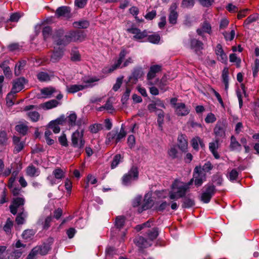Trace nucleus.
<instances>
[{
    "mask_svg": "<svg viewBox=\"0 0 259 259\" xmlns=\"http://www.w3.org/2000/svg\"><path fill=\"white\" fill-rule=\"evenodd\" d=\"M126 134L123 125H122L119 132L118 129H114L107 134L105 144L106 145L116 144L124 138Z\"/></svg>",
    "mask_w": 259,
    "mask_h": 259,
    "instance_id": "f257e3e1",
    "label": "nucleus"
},
{
    "mask_svg": "<svg viewBox=\"0 0 259 259\" xmlns=\"http://www.w3.org/2000/svg\"><path fill=\"white\" fill-rule=\"evenodd\" d=\"M172 191L169 193V197L170 199H178L180 198L184 197L186 192L188 191L182 183L178 180H175L171 185Z\"/></svg>",
    "mask_w": 259,
    "mask_h": 259,
    "instance_id": "f03ea898",
    "label": "nucleus"
},
{
    "mask_svg": "<svg viewBox=\"0 0 259 259\" xmlns=\"http://www.w3.org/2000/svg\"><path fill=\"white\" fill-rule=\"evenodd\" d=\"M84 130L79 128L73 132L71 135V146L78 150L83 149L85 145V140L83 138Z\"/></svg>",
    "mask_w": 259,
    "mask_h": 259,
    "instance_id": "7ed1b4c3",
    "label": "nucleus"
},
{
    "mask_svg": "<svg viewBox=\"0 0 259 259\" xmlns=\"http://www.w3.org/2000/svg\"><path fill=\"white\" fill-rule=\"evenodd\" d=\"M200 200L203 203H208L217 192L215 186L212 184H208L204 187Z\"/></svg>",
    "mask_w": 259,
    "mask_h": 259,
    "instance_id": "20e7f679",
    "label": "nucleus"
},
{
    "mask_svg": "<svg viewBox=\"0 0 259 259\" xmlns=\"http://www.w3.org/2000/svg\"><path fill=\"white\" fill-rule=\"evenodd\" d=\"M63 33V31L60 30L52 36V38L55 42V45L60 48H62L72 41L71 35L64 36Z\"/></svg>",
    "mask_w": 259,
    "mask_h": 259,
    "instance_id": "39448f33",
    "label": "nucleus"
},
{
    "mask_svg": "<svg viewBox=\"0 0 259 259\" xmlns=\"http://www.w3.org/2000/svg\"><path fill=\"white\" fill-rule=\"evenodd\" d=\"M227 125V121L226 119H222L218 120L213 129L215 136L218 138H224L226 136Z\"/></svg>",
    "mask_w": 259,
    "mask_h": 259,
    "instance_id": "423d86ee",
    "label": "nucleus"
},
{
    "mask_svg": "<svg viewBox=\"0 0 259 259\" xmlns=\"http://www.w3.org/2000/svg\"><path fill=\"white\" fill-rule=\"evenodd\" d=\"M13 250L9 259H17L21 256L26 249V245L21 242L20 240L12 245Z\"/></svg>",
    "mask_w": 259,
    "mask_h": 259,
    "instance_id": "0eeeda50",
    "label": "nucleus"
},
{
    "mask_svg": "<svg viewBox=\"0 0 259 259\" xmlns=\"http://www.w3.org/2000/svg\"><path fill=\"white\" fill-rule=\"evenodd\" d=\"M138 178V171L136 167H132L130 170L125 174L122 179V184L125 186L130 185Z\"/></svg>",
    "mask_w": 259,
    "mask_h": 259,
    "instance_id": "6e6552de",
    "label": "nucleus"
},
{
    "mask_svg": "<svg viewBox=\"0 0 259 259\" xmlns=\"http://www.w3.org/2000/svg\"><path fill=\"white\" fill-rule=\"evenodd\" d=\"M66 171L59 167L55 168L52 172V175L49 176L47 180L53 185L57 183V181H61L65 177Z\"/></svg>",
    "mask_w": 259,
    "mask_h": 259,
    "instance_id": "1a4fd4ad",
    "label": "nucleus"
},
{
    "mask_svg": "<svg viewBox=\"0 0 259 259\" xmlns=\"http://www.w3.org/2000/svg\"><path fill=\"white\" fill-rule=\"evenodd\" d=\"M193 178L194 180V184L197 187L201 186L203 182L205 181V174L203 172L200 166H197L195 167Z\"/></svg>",
    "mask_w": 259,
    "mask_h": 259,
    "instance_id": "9d476101",
    "label": "nucleus"
},
{
    "mask_svg": "<svg viewBox=\"0 0 259 259\" xmlns=\"http://www.w3.org/2000/svg\"><path fill=\"white\" fill-rule=\"evenodd\" d=\"M51 249V245L49 244H44L40 246H36L33 248L28 256V259H31L37 254L41 255L46 254Z\"/></svg>",
    "mask_w": 259,
    "mask_h": 259,
    "instance_id": "9b49d317",
    "label": "nucleus"
},
{
    "mask_svg": "<svg viewBox=\"0 0 259 259\" xmlns=\"http://www.w3.org/2000/svg\"><path fill=\"white\" fill-rule=\"evenodd\" d=\"M158 234V229L157 227H154L147 230V247H150L155 244Z\"/></svg>",
    "mask_w": 259,
    "mask_h": 259,
    "instance_id": "f8f14e48",
    "label": "nucleus"
},
{
    "mask_svg": "<svg viewBox=\"0 0 259 259\" xmlns=\"http://www.w3.org/2000/svg\"><path fill=\"white\" fill-rule=\"evenodd\" d=\"M203 43L195 38H192L190 39V47L191 49L193 50L195 53L199 54L201 51L203 49Z\"/></svg>",
    "mask_w": 259,
    "mask_h": 259,
    "instance_id": "ddd939ff",
    "label": "nucleus"
},
{
    "mask_svg": "<svg viewBox=\"0 0 259 259\" xmlns=\"http://www.w3.org/2000/svg\"><path fill=\"white\" fill-rule=\"evenodd\" d=\"M175 109L176 114L178 116H185L190 113V109L184 103H179Z\"/></svg>",
    "mask_w": 259,
    "mask_h": 259,
    "instance_id": "4468645a",
    "label": "nucleus"
},
{
    "mask_svg": "<svg viewBox=\"0 0 259 259\" xmlns=\"http://www.w3.org/2000/svg\"><path fill=\"white\" fill-rule=\"evenodd\" d=\"M70 9L67 6L59 7L56 11L55 15L57 17H63L68 19L71 16Z\"/></svg>",
    "mask_w": 259,
    "mask_h": 259,
    "instance_id": "2eb2a0df",
    "label": "nucleus"
},
{
    "mask_svg": "<svg viewBox=\"0 0 259 259\" xmlns=\"http://www.w3.org/2000/svg\"><path fill=\"white\" fill-rule=\"evenodd\" d=\"M177 4L176 3H174L171 4L169 8L168 21L170 24H175L177 23L178 14L176 10L177 9Z\"/></svg>",
    "mask_w": 259,
    "mask_h": 259,
    "instance_id": "dca6fc26",
    "label": "nucleus"
},
{
    "mask_svg": "<svg viewBox=\"0 0 259 259\" xmlns=\"http://www.w3.org/2000/svg\"><path fill=\"white\" fill-rule=\"evenodd\" d=\"M26 80L23 77L19 78L14 80L11 92L14 94L18 93L23 89Z\"/></svg>",
    "mask_w": 259,
    "mask_h": 259,
    "instance_id": "f3484780",
    "label": "nucleus"
},
{
    "mask_svg": "<svg viewBox=\"0 0 259 259\" xmlns=\"http://www.w3.org/2000/svg\"><path fill=\"white\" fill-rule=\"evenodd\" d=\"M215 53L219 61L222 63H226L227 61V56L224 52L222 45L218 44L215 48Z\"/></svg>",
    "mask_w": 259,
    "mask_h": 259,
    "instance_id": "a211bd4d",
    "label": "nucleus"
},
{
    "mask_svg": "<svg viewBox=\"0 0 259 259\" xmlns=\"http://www.w3.org/2000/svg\"><path fill=\"white\" fill-rule=\"evenodd\" d=\"M162 66L160 65H153L150 66L147 74V79L149 80L156 77V74L161 72Z\"/></svg>",
    "mask_w": 259,
    "mask_h": 259,
    "instance_id": "6ab92c4d",
    "label": "nucleus"
},
{
    "mask_svg": "<svg viewBox=\"0 0 259 259\" xmlns=\"http://www.w3.org/2000/svg\"><path fill=\"white\" fill-rule=\"evenodd\" d=\"M24 203V199L23 197H16L13 199L12 204L10 208L12 213L15 214L17 212V208L23 205Z\"/></svg>",
    "mask_w": 259,
    "mask_h": 259,
    "instance_id": "aec40b11",
    "label": "nucleus"
},
{
    "mask_svg": "<svg viewBox=\"0 0 259 259\" xmlns=\"http://www.w3.org/2000/svg\"><path fill=\"white\" fill-rule=\"evenodd\" d=\"M135 243L138 247L139 253L144 255L146 240L142 236H138L135 239Z\"/></svg>",
    "mask_w": 259,
    "mask_h": 259,
    "instance_id": "412c9836",
    "label": "nucleus"
},
{
    "mask_svg": "<svg viewBox=\"0 0 259 259\" xmlns=\"http://www.w3.org/2000/svg\"><path fill=\"white\" fill-rule=\"evenodd\" d=\"M63 48L55 45L54 46V51L51 56V60L53 62L59 61L63 55Z\"/></svg>",
    "mask_w": 259,
    "mask_h": 259,
    "instance_id": "4be33fe9",
    "label": "nucleus"
},
{
    "mask_svg": "<svg viewBox=\"0 0 259 259\" xmlns=\"http://www.w3.org/2000/svg\"><path fill=\"white\" fill-rule=\"evenodd\" d=\"M127 31L132 33L134 35V38L140 41H142V40L146 36L144 32H141L140 29L136 28H128Z\"/></svg>",
    "mask_w": 259,
    "mask_h": 259,
    "instance_id": "5701e85b",
    "label": "nucleus"
},
{
    "mask_svg": "<svg viewBox=\"0 0 259 259\" xmlns=\"http://www.w3.org/2000/svg\"><path fill=\"white\" fill-rule=\"evenodd\" d=\"M201 27L200 28H198L196 30L197 34L201 36H203V33H207L208 34H210L211 32V27L209 23L207 21L203 22L201 24Z\"/></svg>",
    "mask_w": 259,
    "mask_h": 259,
    "instance_id": "b1692460",
    "label": "nucleus"
},
{
    "mask_svg": "<svg viewBox=\"0 0 259 259\" xmlns=\"http://www.w3.org/2000/svg\"><path fill=\"white\" fill-rule=\"evenodd\" d=\"M178 145L179 148L182 151H185L188 148V142L186 136L185 135L181 134L178 137Z\"/></svg>",
    "mask_w": 259,
    "mask_h": 259,
    "instance_id": "393cba45",
    "label": "nucleus"
},
{
    "mask_svg": "<svg viewBox=\"0 0 259 259\" xmlns=\"http://www.w3.org/2000/svg\"><path fill=\"white\" fill-rule=\"evenodd\" d=\"M99 80V78L96 76H88L84 77L83 79L82 84L84 86V89L92 87L95 85L94 83Z\"/></svg>",
    "mask_w": 259,
    "mask_h": 259,
    "instance_id": "a878e982",
    "label": "nucleus"
},
{
    "mask_svg": "<svg viewBox=\"0 0 259 259\" xmlns=\"http://www.w3.org/2000/svg\"><path fill=\"white\" fill-rule=\"evenodd\" d=\"M52 221V217L49 215L47 217H41L38 221V224L41 225L44 229H48Z\"/></svg>",
    "mask_w": 259,
    "mask_h": 259,
    "instance_id": "bb28decb",
    "label": "nucleus"
},
{
    "mask_svg": "<svg viewBox=\"0 0 259 259\" xmlns=\"http://www.w3.org/2000/svg\"><path fill=\"white\" fill-rule=\"evenodd\" d=\"M13 143L15 145L14 152L15 153H19L24 147V143L20 141L19 137L14 136L13 139Z\"/></svg>",
    "mask_w": 259,
    "mask_h": 259,
    "instance_id": "cd10ccee",
    "label": "nucleus"
},
{
    "mask_svg": "<svg viewBox=\"0 0 259 259\" xmlns=\"http://www.w3.org/2000/svg\"><path fill=\"white\" fill-rule=\"evenodd\" d=\"M58 104L59 102L57 100H52L43 104H40L39 105V108H42L45 110H49L57 107Z\"/></svg>",
    "mask_w": 259,
    "mask_h": 259,
    "instance_id": "c85d7f7f",
    "label": "nucleus"
},
{
    "mask_svg": "<svg viewBox=\"0 0 259 259\" xmlns=\"http://www.w3.org/2000/svg\"><path fill=\"white\" fill-rule=\"evenodd\" d=\"M84 89V86L81 84H72L66 86V91L68 93H75Z\"/></svg>",
    "mask_w": 259,
    "mask_h": 259,
    "instance_id": "c756f323",
    "label": "nucleus"
},
{
    "mask_svg": "<svg viewBox=\"0 0 259 259\" xmlns=\"http://www.w3.org/2000/svg\"><path fill=\"white\" fill-rule=\"evenodd\" d=\"M66 118V123L69 126L72 127L76 125L77 115L74 112H70Z\"/></svg>",
    "mask_w": 259,
    "mask_h": 259,
    "instance_id": "7c9ffc66",
    "label": "nucleus"
},
{
    "mask_svg": "<svg viewBox=\"0 0 259 259\" xmlns=\"http://www.w3.org/2000/svg\"><path fill=\"white\" fill-rule=\"evenodd\" d=\"M26 172L27 175L31 177H37L40 173L39 169L32 165H29L27 167Z\"/></svg>",
    "mask_w": 259,
    "mask_h": 259,
    "instance_id": "2f4dec72",
    "label": "nucleus"
},
{
    "mask_svg": "<svg viewBox=\"0 0 259 259\" xmlns=\"http://www.w3.org/2000/svg\"><path fill=\"white\" fill-rule=\"evenodd\" d=\"M126 52L125 50H122L119 54V57L117 62L112 66V68L110 69V72L113 71L114 70L119 67L121 64V63L124 58Z\"/></svg>",
    "mask_w": 259,
    "mask_h": 259,
    "instance_id": "473e14b6",
    "label": "nucleus"
},
{
    "mask_svg": "<svg viewBox=\"0 0 259 259\" xmlns=\"http://www.w3.org/2000/svg\"><path fill=\"white\" fill-rule=\"evenodd\" d=\"M182 207L188 208L193 206L195 204V201L193 199L188 197H185L182 201Z\"/></svg>",
    "mask_w": 259,
    "mask_h": 259,
    "instance_id": "72a5a7b5",
    "label": "nucleus"
},
{
    "mask_svg": "<svg viewBox=\"0 0 259 259\" xmlns=\"http://www.w3.org/2000/svg\"><path fill=\"white\" fill-rule=\"evenodd\" d=\"M42 97L45 98H50L51 96L55 92V89L52 87L46 88L40 91Z\"/></svg>",
    "mask_w": 259,
    "mask_h": 259,
    "instance_id": "f704fd0d",
    "label": "nucleus"
},
{
    "mask_svg": "<svg viewBox=\"0 0 259 259\" xmlns=\"http://www.w3.org/2000/svg\"><path fill=\"white\" fill-rule=\"evenodd\" d=\"M26 63V61L22 60L16 65L15 68V74L16 75L18 76L21 74V71L24 69Z\"/></svg>",
    "mask_w": 259,
    "mask_h": 259,
    "instance_id": "c9c22d12",
    "label": "nucleus"
},
{
    "mask_svg": "<svg viewBox=\"0 0 259 259\" xmlns=\"http://www.w3.org/2000/svg\"><path fill=\"white\" fill-rule=\"evenodd\" d=\"M72 41H82L85 37L82 32L75 31L70 33Z\"/></svg>",
    "mask_w": 259,
    "mask_h": 259,
    "instance_id": "e433bc0d",
    "label": "nucleus"
},
{
    "mask_svg": "<svg viewBox=\"0 0 259 259\" xmlns=\"http://www.w3.org/2000/svg\"><path fill=\"white\" fill-rule=\"evenodd\" d=\"M52 76L45 72H40L37 73V77L40 81H48Z\"/></svg>",
    "mask_w": 259,
    "mask_h": 259,
    "instance_id": "4c0bfd02",
    "label": "nucleus"
},
{
    "mask_svg": "<svg viewBox=\"0 0 259 259\" xmlns=\"http://www.w3.org/2000/svg\"><path fill=\"white\" fill-rule=\"evenodd\" d=\"M9 137L5 131L0 132V145L6 146L8 144Z\"/></svg>",
    "mask_w": 259,
    "mask_h": 259,
    "instance_id": "58836bf2",
    "label": "nucleus"
},
{
    "mask_svg": "<svg viewBox=\"0 0 259 259\" xmlns=\"http://www.w3.org/2000/svg\"><path fill=\"white\" fill-rule=\"evenodd\" d=\"M71 60L74 62L79 61L81 60L80 54L76 48H74L71 50Z\"/></svg>",
    "mask_w": 259,
    "mask_h": 259,
    "instance_id": "ea45409f",
    "label": "nucleus"
},
{
    "mask_svg": "<svg viewBox=\"0 0 259 259\" xmlns=\"http://www.w3.org/2000/svg\"><path fill=\"white\" fill-rule=\"evenodd\" d=\"M259 20V14H254L248 16L244 22V25H247L253 22Z\"/></svg>",
    "mask_w": 259,
    "mask_h": 259,
    "instance_id": "a19ab883",
    "label": "nucleus"
},
{
    "mask_svg": "<svg viewBox=\"0 0 259 259\" xmlns=\"http://www.w3.org/2000/svg\"><path fill=\"white\" fill-rule=\"evenodd\" d=\"M148 40L153 44H158L160 39V35L158 33H153L147 35Z\"/></svg>",
    "mask_w": 259,
    "mask_h": 259,
    "instance_id": "79ce46f5",
    "label": "nucleus"
},
{
    "mask_svg": "<svg viewBox=\"0 0 259 259\" xmlns=\"http://www.w3.org/2000/svg\"><path fill=\"white\" fill-rule=\"evenodd\" d=\"M15 129L20 134L25 135L27 132L28 126L23 123H21L16 125Z\"/></svg>",
    "mask_w": 259,
    "mask_h": 259,
    "instance_id": "37998d69",
    "label": "nucleus"
},
{
    "mask_svg": "<svg viewBox=\"0 0 259 259\" xmlns=\"http://www.w3.org/2000/svg\"><path fill=\"white\" fill-rule=\"evenodd\" d=\"M230 146L232 150H237L241 148L240 144L237 141L236 138L233 136L231 137Z\"/></svg>",
    "mask_w": 259,
    "mask_h": 259,
    "instance_id": "c03bdc74",
    "label": "nucleus"
},
{
    "mask_svg": "<svg viewBox=\"0 0 259 259\" xmlns=\"http://www.w3.org/2000/svg\"><path fill=\"white\" fill-rule=\"evenodd\" d=\"M73 26L77 28H87L89 26V23L87 21L83 20L74 22Z\"/></svg>",
    "mask_w": 259,
    "mask_h": 259,
    "instance_id": "a18cd8bd",
    "label": "nucleus"
},
{
    "mask_svg": "<svg viewBox=\"0 0 259 259\" xmlns=\"http://www.w3.org/2000/svg\"><path fill=\"white\" fill-rule=\"evenodd\" d=\"M252 70L253 76L255 77L259 71V59H255L254 65L252 67Z\"/></svg>",
    "mask_w": 259,
    "mask_h": 259,
    "instance_id": "49530a36",
    "label": "nucleus"
},
{
    "mask_svg": "<svg viewBox=\"0 0 259 259\" xmlns=\"http://www.w3.org/2000/svg\"><path fill=\"white\" fill-rule=\"evenodd\" d=\"M178 151L175 146L170 147L168 151L169 156L172 159H176L178 157Z\"/></svg>",
    "mask_w": 259,
    "mask_h": 259,
    "instance_id": "de8ad7c7",
    "label": "nucleus"
},
{
    "mask_svg": "<svg viewBox=\"0 0 259 259\" xmlns=\"http://www.w3.org/2000/svg\"><path fill=\"white\" fill-rule=\"evenodd\" d=\"M169 204L166 201H163L160 204L155 206V209L157 212H163L169 206Z\"/></svg>",
    "mask_w": 259,
    "mask_h": 259,
    "instance_id": "09e8293b",
    "label": "nucleus"
},
{
    "mask_svg": "<svg viewBox=\"0 0 259 259\" xmlns=\"http://www.w3.org/2000/svg\"><path fill=\"white\" fill-rule=\"evenodd\" d=\"M229 59L231 62L236 63L237 67H240L241 59L238 58L235 54H230Z\"/></svg>",
    "mask_w": 259,
    "mask_h": 259,
    "instance_id": "8fccbe9b",
    "label": "nucleus"
},
{
    "mask_svg": "<svg viewBox=\"0 0 259 259\" xmlns=\"http://www.w3.org/2000/svg\"><path fill=\"white\" fill-rule=\"evenodd\" d=\"M27 115L32 121H37L40 117L39 114L36 111H29Z\"/></svg>",
    "mask_w": 259,
    "mask_h": 259,
    "instance_id": "3c124183",
    "label": "nucleus"
},
{
    "mask_svg": "<svg viewBox=\"0 0 259 259\" xmlns=\"http://www.w3.org/2000/svg\"><path fill=\"white\" fill-rule=\"evenodd\" d=\"M199 142H201V139L198 137H195L192 139L191 145L194 150H198Z\"/></svg>",
    "mask_w": 259,
    "mask_h": 259,
    "instance_id": "603ef678",
    "label": "nucleus"
},
{
    "mask_svg": "<svg viewBox=\"0 0 259 259\" xmlns=\"http://www.w3.org/2000/svg\"><path fill=\"white\" fill-rule=\"evenodd\" d=\"M146 198V195L144 196V198L143 199L141 195H138L135 197V198L133 200V206L134 207H137L141 205L142 203V200H145Z\"/></svg>",
    "mask_w": 259,
    "mask_h": 259,
    "instance_id": "864d4df0",
    "label": "nucleus"
},
{
    "mask_svg": "<svg viewBox=\"0 0 259 259\" xmlns=\"http://www.w3.org/2000/svg\"><path fill=\"white\" fill-rule=\"evenodd\" d=\"M15 94L12 93V92H11L8 94L6 98L7 104L8 106H11L14 104L13 100L15 98Z\"/></svg>",
    "mask_w": 259,
    "mask_h": 259,
    "instance_id": "5fc2aeb1",
    "label": "nucleus"
},
{
    "mask_svg": "<svg viewBox=\"0 0 259 259\" xmlns=\"http://www.w3.org/2000/svg\"><path fill=\"white\" fill-rule=\"evenodd\" d=\"M103 128V125L101 124H94L90 126V130L91 133L96 134Z\"/></svg>",
    "mask_w": 259,
    "mask_h": 259,
    "instance_id": "6e6d98bb",
    "label": "nucleus"
},
{
    "mask_svg": "<svg viewBox=\"0 0 259 259\" xmlns=\"http://www.w3.org/2000/svg\"><path fill=\"white\" fill-rule=\"evenodd\" d=\"M35 234V232L31 229L24 231L22 234V237L25 239L31 238Z\"/></svg>",
    "mask_w": 259,
    "mask_h": 259,
    "instance_id": "4d7b16f0",
    "label": "nucleus"
},
{
    "mask_svg": "<svg viewBox=\"0 0 259 259\" xmlns=\"http://www.w3.org/2000/svg\"><path fill=\"white\" fill-rule=\"evenodd\" d=\"M121 160V155L120 154H116L113 158L112 161L111 167L112 169L115 168L119 164Z\"/></svg>",
    "mask_w": 259,
    "mask_h": 259,
    "instance_id": "13d9d810",
    "label": "nucleus"
},
{
    "mask_svg": "<svg viewBox=\"0 0 259 259\" xmlns=\"http://www.w3.org/2000/svg\"><path fill=\"white\" fill-rule=\"evenodd\" d=\"M194 5V0H183L181 6L184 8H190L193 7Z\"/></svg>",
    "mask_w": 259,
    "mask_h": 259,
    "instance_id": "bf43d9fd",
    "label": "nucleus"
},
{
    "mask_svg": "<svg viewBox=\"0 0 259 259\" xmlns=\"http://www.w3.org/2000/svg\"><path fill=\"white\" fill-rule=\"evenodd\" d=\"M124 217L122 216L117 217L115 222V226L118 228H121L124 225Z\"/></svg>",
    "mask_w": 259,
    "mask_h": 259,
    "instance_id": "052dcab7",
    "label": "nucleus"
},
{
    "mask_svg": "<svg viewBox=\"0 0 259 259\" xmlns=\"http://www.w3.org/2000/svg\"><path fill=\"white\" fill-rule=\"evenodd\" d=\"M42 34L45 40L50 38L52 36L51 28L49 26H46L42 30Z\"/></svg>",
    "mask_w": 259,
    "mask_h": 259,
    "instance_id": "680f3d73",
    "label": "nucleus"
},
{
    "mask_svg": "<svg viewBox=\"0 0 259 259\" xmlns=\"http://www.w3.org/2000/svg\"><path fill=\"white\" fill-rule=\"evenodd\" d=\"M223 34L226 40L231 41L234 39L235 35V32L234 30H232L230 33L225 31L223 32Z\"/></svg>",
    "mask_w": 259,
    "mask_h": 259,
    "instance_id": "e2e57ef3",
    "label": "nucleus"
},
{
    "mask_svg": "<svg viewBox=\"0 0 259 259\" xmlns=\"http://www.w3.org/2000/svg\"><path fill=\"white\" fill-rule=\"evenodd\" d=\"M27 217V214L26 213H21L19 214L16 219V222L18 224H22L24 223L25 221V219Z\"/></svg>",
    "mask_w": 259,
    "mask_h": 259,
    "instance_id": "0e129e2a",
    "label": "nucleus"
},
{
    "mask_svg": "<svg viewBox=\"0 0 259 259\" xmlns=\"http://www.w3.org/2000/svg\"><path fill=\"white\" fill-rule=\"evenodd\" d=\"M12 226L13 222L10 220V219H8L4 227V230L7 233H9L11 232Z\"/></svg>",
    "mask_w": 259,
    "mask_h": 259,
    "instance_id": "69168bd1",
    "label": "nucleus"
},
{
    "mask_svg": "<svg viewBox=\"0 0 259 259\" xmlns=\"http://www.w3.org/2000/svg\"><path fill=\"white\" fill-rule=\"evenodd\" d=\"M53 121L58 125H65L66 123V118L65 115H62Z\"/></svg>",
    "mask_w": 259,
    "mask_h": 259,
    "instance_id": "338daca9",
    "label": "nucleus"
},
{
    "mask_svg": "<svg viewBox=\"0 0 259 259\" xmlns=\"http://www.w3.org/2000/svg\"><path fill=\"white\" fill-rule=\"evenodd\" d=\"M217 118L214 114L212 113H208L205 118V121L207 123H213L215 121Z\"/></svg>",
    "mask_w": 259,
    "mask_h": 259,
    "instance_id": "774afa93",
    "label": "nucleus"
}]
</instances>
